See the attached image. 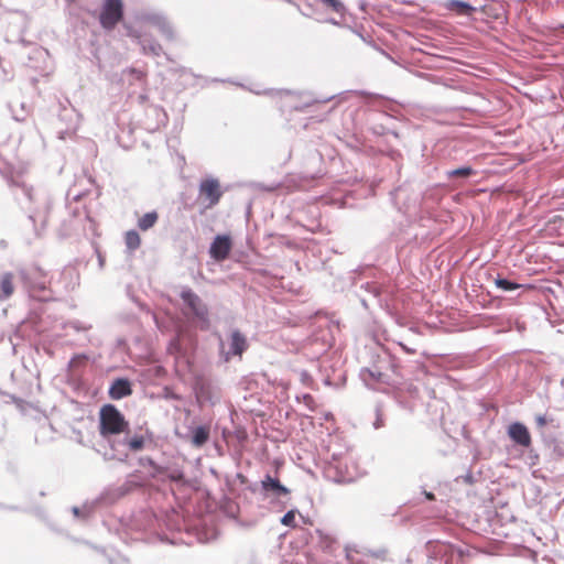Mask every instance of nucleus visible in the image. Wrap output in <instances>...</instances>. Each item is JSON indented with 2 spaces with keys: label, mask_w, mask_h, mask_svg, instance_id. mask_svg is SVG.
<instances>
[{
  "label": "nucleus",
  "mask_w": 564,
  "mask_h": 564,
  "mask_svg": "<svg viewBox=\"0 0 564 564\" xmlns=\"http://www.w3.org/2000/svg\"><path fill=\"white\" fill-rule=\"evenodd\" d=\"M553 420L552 419H549L545 414H538L535 416V423H536V426L539 427L540 432L541 431H547L545 429L546 424L549 422H552Z\"/></svg>",
  "instance_id": "30"
},
{
  "label": "nucleus",
  "mask_w": 564,
  "mask_h": 564,
  "mask_svg": "<svg viewBox=\"0 0 564 564\" xmlns=\"http://www.w3.org/2000/svg\"><path fill=\"white\" fill-rule=\"evenodd\" d=\"M470 479H471V475H468L467 480L470 481Z\"/></svg>",
  "instance_id": "45"
},
{
  "label": "nucleus",
  "mask_w": 564,
  "mask_h": 564,
  "mask_svg": "<svg viewBox=\"0 0 564 564\" xmlns=\"http://www.w3.org/2000/svg\"><path fill=\"white\" fill-rule=\"evenodd\" d=\"M386 153L393 161H398L402 156L401 152L398 149H394L390 143L387 145Z\"/></svg>",
  "instance_id": "31"
},
{
  "label": "nucleus",
  "mask_w": 564,
  "mask_h": 564,
  "mask_svg": "<svg viewBox=\"0 0 564 564\" xmlns=\"http://www.w3.org/2000/svg\"><path fill=\"white\" fill-rule=\"evenodd\" d=\"M507 434L509 438L519 446H531L532 438L529 429L522 422L516 421L508 425Z\"/></svg>",
  "instance_id": "10"
},
{
  "label": "nucleus",
  "mask_w": 564,
  "mask_h": 564,
  "mask_svg": "<svg viewBox=\"0 0 564 564\" xmlns=\"http://www.w3.org/2000/svg\"><path fill=\"white\" fill-rule=\"evenodd\" d=\"M355 564H369V562L361 558H355Z\"/></svg>",
  "instance_id": "40"
},
{
  "label": "nucleus",
  "mask_w": 564,
  "mask_h": 564,
  "mask_svg": "<svg viewBox=\"0 0 564 564\" xmlns=\"http://www.w3.org/2000/svg\"><path fill=\"white\" fill-rule=\"evenodd\" d=\"M210 430L208 426H198L193 432L192 444L196 447H200L209 438Z\"/></svg>",
  "instance_id": "22"
},
{
  "label": "nucleus",
  "mask_w": 564,
  "mask_h": 564,
  "mask_svg": "<svg viewBox=\"0 0 564 564\" xmlns=\"http://www.w3.org/2000/svg\"><path fill=\"white\" fill-rule=\"evenodd\" d=\"M248 348V343L246 337L239 332L235 330L231 334V344L230 351L234 355L241 356L242 352Z\"/></svg>",
  "instance_id": "20"
},
{
  "label": "nucleus",
  "mask_w": 564,
  "mask_h": 564,
  "mask_svg": "<svg viewBox=\"0 0 564 564\" xmlns=\"http://www.w3.org/2000/svg\"><path fill=\"white\" fill-rule=\"evenodd\" d=\"M489 279L495 284L496 289L503 292L520 295V291L531 289V284L518 282L514 273L497 272L489 274Z\"/></svg>",
  "instance_id": "7"
},
{
  "label": "nucleus",
  "mask_w": 564,
  "mask_h": 564,
  "mask_svg": "<svg viewBox=\"0 0 564 564\" xmlns=\"http://www.w3.org/2000/svg\"><path fill=\"white\" fill-rule=\"evenodd\" d=\"M232 248L231 239L229 236L219 235L210 245V257L216 261H224L228 258Z\"/></svg>",
  "instance_id": "11"
},
{
  "label": "nucleus",
  "mask_w": 564,
  "mask_h": 564,
  "mask_svg": "<svg viewBox=\"0 0 564 564\" xmlns=\"http://www.w3.org/2000/svg\"><path fill=\"white\" fill-rule=\"evenodd\" d=\"M355 95V124L360 122L375 135H392L400 143V132L390 124L397 119L394 106L391 100L381 94L367 90L354 91Z\"/></svg>",
  "instance_id": "1"
},
{
  "label": "nucleus",
  "mask_w": 564,
  "mask_h": 564,
  "mask_svg": "<svg viewBox=\"0 0 564 564\" xmlns=\"http://www.w3.org/2000/svg\"><path fill=\"white\" fill-rule=\"evenodd\" d=\"M158 219H159V215L156 212L147 213L142 217L139 218L138 227L141 230L147 231L156 224Z\"/></svg>",
  "instance_id": "23"
},
{
  "label": "nucleus",
  "mask_w": 564,
  "mask_h": 564,
  "mask_svg": "<svg viewBox=\"0 0 564 564\" xmlns=\"http://www.w3.org/2000/svg\"><path fill=\"white\" fill-rule=\"evenodd\" d=\"M321 2L334 12L341 13L344 11V6L339 0H321Z\"/></svg>",
  "instance_id": "28"
},
{
  "label": "nucleus",
  "mask_w": 564,
  "mask_h": 564,
  "mask_svg": "<svg viewBox=\"0 0 564 564\" xmlns=\"http://www.w3.org/2000/svg\"><path fill=\"white\" fill-rule=\"evenodd\" d=\"M180 296L185 306L184 314L192 316L202 329H208L210 326L209 311L203 300L191 289H184Z\"/></svg>",
  "instance_id": "4"
},
{
  "label": "nucleus",
  "mask_w": 564,
  "mask_h": 564,
  "mask_svg": "<svg viewBox=\"0 0 564 564\" xmlns=\"http://www.w3.org/2000/svg\"><path fill=\"white\" fill-rule=\"evenodd\" d=\"M445 8L463 17H471L477 11L476 7L464 0H447Z\"/></svg>",
  "instance_id": "16"
},
{
  "label": "nucleus",
  "mask_w": 564,
  "mask_h": 564,
  "mask_svg": "<svg viewBox=\"0 0 564 564\" xmlns=\"http://www.w3.org/2000/svg\"><path fill=\"white\" fill-rule=\"evenodd\" d=\"M123 18L122 0H105L99 14V22L102 29L110 31Z\"/></svg>",
  "instance_id": "6"
},
{
  "label": "nucleus",
  "mask_w": 564,
  "mask_h": 564,
  "mask_svg": "<svg viewBox=\"0 0 564 564\" xmlns=\"http://www.w3.org/2000/svg\"><path fill=\"white\" fill-rule=\"evenodd\" d=\"M303 400H304V402H305V404H306V405H308L311 409H313V402H314V399H313V397H312V395H310V394H305V395L303 397Z\"/></svg>",
  "instance_id": "34"
},
{
  "label": "nucleus",
  "mask_w": 564,
  "mask_h": 564,
  "mask_svg": "<svg viewBox=\"0 0 564 564\" xmlns=\"http://www.w3.org/2000/svg\"><path fill=\"white\" fill-rule=\"evenodd\" d=\"M355 554L362 556H371L376 560L386 561L388 555V549L384 546H380L377 549H368L366 546L357 547V545H355Z\"/></svg>",
  "instance_id": "19"
},
{
  "label": "nucleus",
  "mask_w": 564,
  "mask_h": 564,
  "mask_svg": "<svg viewBox=\"0 0 564 564\" xmlns=\"http://www.w3.org/2000/svg\"><path fill=\"white\" fill-rule=\"evenodd\" d=\"M476 175L477 171L468 164L445 171L447 181L451 182L454 186H462Z\"/></svg>",
  "instance_id": "12"
},
{
  "label": "nucleus",
  "mask_w": 564,
  "mask_h": 564,
  "mask_svg": "<svg viewBox=\"0 0 564 564\" xmlns=\"http://www.w3.org/2000/svg\"><path fill=\"white\" fill-rule=\"evenodd\" d=\"M131 393L132 389L128 379H116L109 389V397L112 400H120Z\"/></svg>",
  "instance_id": "15"
},
{
  "label": "nucleus",
  "mask_w": 564,
  "mask_h": 564,
  "mask_svg": "<svg viewBox=\"0 0 564 564\" xmlns=\"http://www.w3.org/2000/svg\"><path fill=\"white\" fill-rule=\"evenodd\" d=\"M359 379L365 387L377 390L380 386H393L394 383L389 380V375L386 372L377 371L372 366L365 364L359 370Z\"/></svg>",
  "instance_id": "8"
},
{
  "label": "nucleus",
  "mask_w": 564,
  "mask_h": 564,
  "mask_svg": "<svg viewBox=\"0 0 564 564\" xmlns=\"http://www.w3.org/2000/svg\"><path fill=\"white\" fill-rule=\"evenodd\" d=\"M366 7H367V3H366V2L361 1V2L359 3V10H360L361 12H364V13H366Z\"/></svg>",
  "instance_id": "39"
},
{
  "label": "nucleus",
  "mask_w": 564,
  "mask_h": 564,
  "mask_svg": "<svg viewBox=\"0 0 564 564\" xmlns=\"http://www.w3.org/2000/svg\"><path fill=\"white\" fill-rule=\"evenodd\" d=\"M36 289H37V285H34V286H33V290L35 291ZM39 289H40V290H45V286H44V285H39Z\"/></svg>",
  "instance_id": "41"
},
{
  "label": "nucleus",
  "mask_w": 564,
  "mask_h": 564,
  "mask_svg": "<svg viewBox=\"0 0 564 564\" xmlns=\"http://www.w3.org/2000/svg\"><path fill=\"white\" fill-rule=\"evenodd\" d=\"M354 180H355V186L357 185L358 183V175L357 173L355 172V176H354ZM378 182H375L372 181L369 185H368V188L366 189L364 196H367V195H373L375 194V189H376V186H377ZM364 185H360V187L356 188L355 187V196L358 194L360 196H362V193H360V189Z\"/></svg>",
  "instance_id": "27"
},
{
  "label": "nucleus",
  "mask_w": 564,
  "mask_h": 564,
  "mask_svg": "<svg viewBox=\"0 0 564 564\" xmlns=\"http://www.w3.org/2000/svg\"><path fill=\"white\" fill-rule=\"evenodd\" d=\"M356 359L359 364L370 365L377 371L388 373L389 380L394 384L399 383L404 377L399 359L375 339H371L361 350H358Z\"/></svg>",
  "instance_id": "2"
},
{
  "label": "nucleus",
  "mask_w": 564,
  "mask_h": 564,
  "mask_svg": "<svg viewBox=\"0 0 564 564\" xmlns=\"http://www.w3.org/2000/svg\"><path fill=\"white\" fill-rule=\"evenodd\" d=\"M261 487L267 492H273L275 496H286L289 495V489L280 484L279 479L272 478L270 475H267L262 481Z\"/></svg>",
  "instance_id": "17"
},
{
  "label": "nucleus",
  "mask_w": 564,
  "mask_h": 564,
  "mask_svg": "<svg viewBox=\"0 0 564 564\" xmlns=\"http://www.w3.org/2000/svg\"><path fill=\"white\" fill-rule=\"evenodd\" d=\"M355 35H358L362 44L371 48L376 55L391 59L389 53H387L383 48L378 46L373 37L364 28L358 29L355 25Z\"/></svg>",
  "instance_id": "14"
},
{
  "label": "nucleus",
  "mask_w": 564,
  "mask_h": 564,
  "mask_svg": "<svg viewBox=\"0 0 564 564\" xmlns=\"http://www.w3.org/2000/svg\"><path fill=\"white\" fill-rule=\"evenodd\" d=\"M282 524L286 527H295V511H288L281 519Z\"/></svg>",
  "instance_id": "29"
},
{
  "label": "nucleus",
  "mask_w": 564,
  "mask_h": 564,
  "mask_svg": "<svg viewBox=\"0 0 564 564\" xmlns=\"http://www.w3.org/2000/svg\"><path fill=\"white\" fill-rule=\"evenodd\" d=\"M169 478L173 481H180L183 480L184 476L181 471H174L169 476Z\"/></svg>",
  "instance_id": "33"
},
{
  "label": "nucleus",
  "mask_w": 564,
  "mask_h": 564,
  "mask_svg": "<svg viewBox=\"0 0 564 564\" xmlns=\"http://www.w3.org/2000/svg\"><path fill=\"white\" fill-rule=\"evenodd\" d=\"M365 475H366V473H365V471L360 473V471L355 467V476H354V479H355V480H356L358 477H362V476H365Z\"/></svg>",
  "instance_id": "38"
},
{
  "label": "nucleus",
  "mask_w": 564,
  "mask_h": 564,
  "mask_svg": "<svg viewBox=\"0 0 564 564\" xmlns=\"http://www.w3.org/2000/svg\"><path fill=\"white\" fill-rule=\"evenodd\" d=\"M124 242L130 251H134L141 246V237L135 230H129L124 235Z\"/></svg>",
  "instance_id": "24"
},
{
  "label": "nucleus",
  "mask_w": 564,
  "mask_h": 564,
  "mask_svg": "<svg viewBox=\"0 0 564 564\" xmlns=\"http://www.w3.org/2000/svg\"><path fill=\"white\" fill-rule=\"evenodd\" d=\"M13 274L4 273L0 279V300L10 297L14 292Z\"/></svg>",
  "instance_id": "21"
},
{
  "label": "nucleus",
  "mask_w": 564,
  "mask_h": 564,
  "mask_svg": "<svg viewBox=\"0 0 564 564\" xmlns=\"http://www.w3.org/2000/svg\"><path fill=\"white\" fill-rule=\"evenodd\" d=\"M448 561H449L448 558H442L441 563L448 564Z\"/></svg>",
  "instance_id": "42"
},
{
  "label": "nucleus",
  "mask_w": 564,
  "mask_h": 564,
  "mask_svg": "<svg viewBox=\"0 0 564 564\" xmlns=\"http://www.w3.org/2000/svg\"><path fill=\"white\" fill-rule=\"evenodd\" d=\"M357 142V138L355 137V143ZM354 149L356 150L357 149V145L355 144L354 145Z\"/></svg>",
  "instance_id": "44"
},
{
  "label": "nucleus",
  "mask_w": 564,
  "mask_h": 564,
  "mask_svg": "<svg viewBox=\"0 0 564 564\" xmlns=\"http://www.w3.org/2000/svg\"><path fill=\"white\" fill-rule=\"evenodd\" d=\"M541 438L551 459L564 458V441L558 438L552 431H541Z\"/></svg>",
  "instance_id": "9"
},
{
  "label": "nucleus",
  "mask_w": 564,
  "mask_h": 564,
  "mask_svg": "<svg viewBox=\"0 0 564 564\" xmlns=\"http://www.w3.org/2000/svg\"><path fill=\"white\" fill-rule=\"evenodd\" d=\"M400 346L402 347V349L404 351H406L408 354H413L415 350L414 349H411L409 347H406L404 344L400 343Z\"/></svg>",
  "instance_id": "37"
},
{
  "label": "nucleus",
  "mask_w": 564,
  "mask_h": 564,
  "mask_svg": "<svg viewBox=\"0 0 564 564\" xmlns=\"http://www.w3.org/2000/svg\"><path fill=\"white\" fill-rule=\"evenodd\" d=\"M355 272V284L357 283V278L362 273V268L354 269Z\"/></svg>",
  "instance_id": "36"
},
{
  "label": "nucleus",
  "mask_w": 564,
  "mask_h": 564,
  "mask_svg": "<svg viewBox=\"0 0 564 564\" xmlns=\"http://www.w3.org/2000/svg\"><path fill=\"white\" fill-rule=\"evenodd\" d=\"M489 300L487 303H484V307L488 308H501L502 304L505 302V299L499 295H492L490 292H488Z\"/></svg>",
  "instance_id": "26"
},
{
  "label": "nucleus",
  "mask_w": 564,
  "mask_h": 564,
  "mask_svg": "<svg viewBox=\"0 0 564 564\" xmlns=\"http://www.w3.org/2000/svg\"><path fill=\"white\" fill-rule=\"evenodd\" d=\"M130 74L133 75L135 77V79L138 80H143L147 76V73L141 70V69H137V68H130L129 69Z\"/></svg>",
  "instance_id": "32"
},
{
  "label": "nucleus",
  "mask_w": 564,
  "mask_h": 564,
  "mask_svg": "<svg viewBox=\"0 0 564 564\" xmlns=\"http://www.w3.org/2000/svg\"><path fill=\"white\" fill-rule=\"evenodd\" d=\"M373 430H380L386 426L387 416L380 402L376 403L373 411L368 417Z\"/></svg>",
  "instance_id": "18"
},
{
  "label": "nucleus",
  "mask_w": 564,
  "mask_h": 564,
  "mask_svg": "<svg viewBox=\"0 0 564 564\" xmlns=\"http://www.w3.org/2000/svg\"><path fill=\"white\" fill-rule=\"evenodd\" d=\"M334 479H335L337 482H343V481H344V479H341V478H334Z\"/></svg>",
  "instance_id": "43"
},
{
  "label": "nucleus",
  "mask_w": 564,
  "mask_h": 564,
  "mask_svg": "<svg viewBox=\"0 0 564 564\" xmlns=\"http://www.w3.org/2000/svg\"><path fill=\"white\" fill-rule=\"evenodd\" d=\"M129 431V422L123 414L113 405L105 404L99 411V433L110 441V437Z\"/></svg>",
  "instance_id": "3"
},
{
  "label": "nucleus",
  "mask_w": 564,
  "mask_h": 564,
  "mask_svg": "<svg viewBox=\"0 0 564 564\" xmlns=\"http://www.w3.org/2000/svg\"><path fill=\"white\" fill-rule=\"evenodd\" d=\"M422 494L424 495V498L427 501H434L435 500V495L432 491L423 490Z\"/></svg>",
  "instance_id": "35"
},
{
  "label": "nucleus",
  "mask_w": 564,
  "mask_h": 564,
  "mask_svg": "<svg viewBox=\"0 0 564 564\" xmlns=\"http://www.w3.org/2000/svg\"><path fill=\"white\" fill-rule=\"evenodd\" d=\"M223 196L220 182L215 177H206L200 181L198 187V200L204 204L205 209L215 207Z\"/></svg>",
  "instance_id": "5"
},
{
  "label": "nucleus",
  "mask_w": 564,
  "mask_h": 564,
  "mask_svg": "<svg viewBox=\"0 0 564 564\" xmlns=\"http://www.w3.org/2000/svg\"><path fill=\"white\" fill-rule=\"evenodd\" d=\"M126 444L132 452L141 451L144 446V437L142 435H135L127 440Z\"/></svg>",
  "instance_id": "25"
},
{
  "label": "nucleus",
  "mask_w": 564,
  "mask_h": 564,
  "mask_svg": "<svg viewBox=\"0 0 564 564\" xmlns=\"http://www.w3.org/2000/svg\"><path fill=\"white\" fill-rule=\"evenodd\" d=\"M360 290H364L368 296L358 294L359 301L365 308H369L371 304H378L381 290L375 282H362Z\"/></svg>",
  "instance_id": "13"
}]
</instances>
